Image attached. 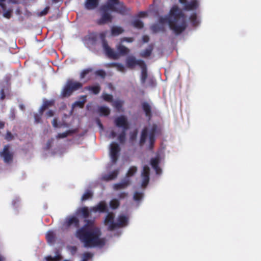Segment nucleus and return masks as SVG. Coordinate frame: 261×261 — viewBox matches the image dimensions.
<instances>
[{
	"mask_svg": "<svg viewBox=\"0 0 261 261\" xmlns=\"http://www.w3.org/2000/svg\"><path fill=\"white\" fill-rule=\"evenodd\" d=\"M119 205L120 202L117 199H113L110 202V206L113 210L117 208Z\"/></svg>",
	"mask_w": 261,
	"mask_h": 261,
	"instance_id": "38",
	"label": "nucleus"
},
{
	"mask_svg": "<svg viewBox=\"0 0 261 261\" xmlns=\"http://www.w3.org/2000/svg\"><path fill=\"white\" fill-rule=\"evenodd\" d=\"M132 25L135 28L141 29L144 27L143 22L139 19H136L132 22Z\"/></svg>",
	"mask_w": 261,
	"mask_h": 261,
	"instance_id": "34",
	"label": "nucleus"
},
{
	"mask_svg": "<svg viewBox=\"0 0 261 261\" xmlns=\"http://www.w3.org/2000/svg\"><path fill=\"white\" fill-rule=\"evenodd\" d=\"M159 21L162 23H167L176 35L180 34L187 27L185 15L176 6L172 7L168 16L160 18Z\"/></svg>",
	"mask_w": 261,
	"mask_h": 261,
	"instance_id": "1",
	"label": "nucleus"
},
{
	"mask_svg": "<svg viewBox=\"0 0 261 261\" xmlns=\"http://www.w3.org/2000/svg\"><path fill=\"white\" fill-rule=\"evenodd\" d=\"M43 113L40 112V110L39 111V113H36L34 114V119L35 122L36 123H40L41 122L42 115Z\"/></svg>",
	"mask_w": 261,
	"mask_h": 261,
	"instance_id": "43",
	"label": "nucleus"
},
{
	"mask_svg": "<svg viewBox=\"0 0 261 261\" xmlns=\"http://www.w3.org/2000/svg\"><path fill=\"white\" fill-rule=\"evenodd\" d=\"M9 145L4 146L3 149L0 152V156L3 159L4 162L6 164H10L13 161V153L11 152Z\"/></svg>",
	"mask_w": 261,
	"mask_h": 261,
	"instance_id": "6",
	"label": "nucleus"
},
{
	"mask_svg": "<svg viewBox=\"0 0 261 261\" xmlns=\"http://www.w3.org/2000/svg\"><path fill=\"white\" fill-rule=\"evenodd\" d=\"M98 112L100 115L108 116L110 113V110L109 108L105 106L100 107L98 108Z\"/></svg>",
	"mask_w": 261,
	"mask_h": 261,
	"instance_id": "33",
	"label": "nucleus"
},
{
	"mask_svg": "<svg viewBox=\"0 0 261 261\" xmlns=\"http://www.w3.org/2000/svg\"><path fill=\"white\" fill-rule=\"evenodd\" d=\"M83 87V84L72 80H68L62 90L61 95L63 97L70 96L72 93Z\"/></svg>",
	"mask_w": 261,
	"mask_h": 261,
	"instance_id": "4",
	"label": "nucleus"
},
{
	"mask_svg": "<svg viewBox=\"0 0 261 261\" xmlns=\"http://www.w3.org/2000/svg\"><path fill=\"white\" fill-rule=\"evenodd\" d=\"M49 8H50L48 6L46 7L42 11L39 13V16H42L46 15L48 13Z\"/></svg>",
	"mask_w": 261,
	"mask_h": 261,
	"instance_id": "52",
	"label": "nucleus"
},
{
	"mask_svg": "<svg viewBox=\"0 0 261 261\" xmlns=\"http://www.w3.org/2000/svg\"><path fill=\"white\" fill-rule=\"evenodd\" d=\"M0 93H1V100H3L5 99V91H4V89H1V91H0Z\"/></svg>",
	"mask_w": 261,
	"mask_h": 261,
	"instance_id": "60",
	"label": "nucleus"
},
{
	"mask_svg": "<svg viewBox=\"0 0 261 261\" xmlns=\"http://www.w3.org/2000/svg\"><path fill=\"white\" fill-rule=\"evenodd\" d=\"M137 171V168L136 167H135V166L130 167L126 173V178L133 176L136 173Z\"/></svg>",
	"mask_w": 261,
	"mask_h": 261,
	"instance_id": "39",
	"label": "nucleus"
},
{
	"mask_svg": "<svg viewBox=\"0 0 261 261\" xmlns=\"http://www.w3.org/2000/svg\"><path fill=\"white\" fill-rule=\"evenodd\" d=\"M46 115L47 117H51L54 115V112L52 110H49L46 113Z\"/></svg>",
	"mask_w": 261,
	"mask_h": 261,
	"instance_id": "59",
	"label": "nucleus"
},
{
	"mask_svg": "<svg viewBox=\"0 0 261 261\" xmlns=\"http://www.w3.org/2000/svg\"><path fill=\"white\" fill-rule=\"evenodd\" d=\"M123 32L124 30L120 27L113 26L111 28V34L113 36H118Z\"/></svg>",
	"mask_w": 261,
	"mask_h": 261,
	"instance_id": "31",
	"label": "nucleus"
},
{
	"mask_svg": "<svg viewBox=\"0 0 261 261\" xmlns=\"http://www.w3.org/2000/svg\"><path fill=\"white\" fill-rule=\"evenodd\" d=\"M128 223V218L124 215H119L117 218V222L115 224H112L111 228L116 229L124 227L127 225Z\"/></svg>",
	"mask_w": 261,
	"mask_h": 261,
	"instance_id": "9",
	"label": "nucleus"
},
{
	"mask_svg": "<svg viewBox=\"0 0 261 261\" xmlns=\"http://www.w3.org/2000/svg\"><path fill=\"white\" fill-rule=\"evenodd\" d=\"M115 125L119 128H122V130L118 136L119 142L123 144L125 142L126 132L129 128V123L125 116L121 115L117 117L114 120Z\"/></svg>",
	"mask_w": 261,
	"mask_h": 261,
	"instance_id": "3",
	"label": "nucleus"
},
{
	"mask_svg": "<svg viewBox=\"0 0 261 261\" xmlns=\"http://www.w3.org/2000/svg\"><path fill=\"white\" fill-rule=\"evenodd\" d=\"M52 124L54 127H57L58 126V122L56 118H54L52 121Z\"/></svg>",
	"mask_w": 261,
	"mask_h": 261,
	"instance_id": "62",
	"label": "nucleus"
},
{
	"mask_svg": "<svg viewBox=\"0 0 261 261\" xmlns=\"http://www.w3.org/2000/svg\"><path fill=\"white\" fill-rule=\"evenodd\" d=\"M5 122L0 120V129H2L5 127Z\"/></svg>",
	"mask_w": 261,
	"mask_h": 261,
	"instance_id": "64",
	"label": "nucleus"
},
{
	"mask_svg": "<svg viewBox=\"0 0 261 261\" xmlns=\"http://www.w3.org/2000/svg\"><path fill=\"white\" fill-rule=\"evenodd\" d=\"M160 163V158L159 155L155 158H151L150 160V165L155 171L156 174L158 175L161 174L162 173V169L159 166Z\"/></svg>",
	"mask_w": 261,
	"mask_h": 261,
	"instance_id": "15",
	"label": "nucleus"
},
{
	"mask_svg": "<svg viewBox=\"0 0 261 261\" xmlns=\"http://www.w3.org/2000/svg\"><path fill=\"white\" fill-rule=\"evenodd\" d=\"M55 103V100H44L43 105L40 107L39 110L40 112L43 113L44 111L47 109L48 108L54 106Z\"/></svg>",
	"mask_w": 261,
	"mask_h": 261,
	"instance_id": "22",
	"label": "nucleus"
},
{
	"mask_svg": "<svg viewBox=\"0 0 261 261\" xmlns=\"http://www.w3.org/2000/svg\"><path fill=\"white\" fill-rule=\"evenodd\" d=\"M86 221L87 224L77 230V237L84 242L85 245H104L103 241L100 239V229L96 227H90L88 226L93 224L92 221L88 220Z\"/></svg>",
	"mask_w": 261,
	"mask_h": 261,
	"instance_id": "2",
	"label": "nucleus"
},
{
	"mask_svg": "<svg viewBox=\"0 0 261 261\" xmlns=\"http://www.w3.org/2000/svg\"><path fill=\"white\" fill-rule=\"evenodd\" d=\"M80 222L78 218L75 216H72L67 218L63 224V228L67 229L70 227L78 228L79 227Z\"/></svg>",
	"mask_w": 261,
	"mask_h": 261,
	"instance_id": "8",
	"label": "nucleus"
},
{
	"mask_svg": "<svg viewBox=\"0 0 261 261\" xmlns=\"http://www.w3.org/2000/svg\"><path fill=\"white\" fill-rule=\"evenodd\" d=\"M86 96H83V100L82 101H76L75 102V105L81 108H83L84 104L86 101Z\"/></svg>",
	"mask_w": 261,
	"mask_h": 261,
	"instance_id": "50",
	"label": "nucleus"
},
{
	"mask_svg": "<svg viewBox=\"0 0 261 261\" xmlns=\"http://www.w3.org/2000/svg\"><path fill=\"white\" fill-rule=\"evenodd\" d=\"M127 193L123 192H121L120 194H119L118 197L119 199H121L125 198V197H127Z\"/></svg>",
	"mask_w": 261,
	"mask_h": 261,
	"instance_id": "56",
	"label": "nucleus"
},
{
	"mask_svg": "<svg viewBox=\"0 0 261 261\" xmlns=\"http://www.w3.org/2000/svg\"><path fill=\"white\" fill-rule=\"evenodd\" d=\"M61 259L62 256L58 251L56 252V255L54 257L50 255L46 257L47 261H59Z\"/></svg>",
	"mask_w": 261,
	"mask_h": 261,
	"instance_id": "35",
	"label": "nucleus"
},
{
	"mask_svg": "<svg viewBox=\"0 0 261 261\" xmlns=\"http://www.w3.org/2000/svg\"><path fill=\"white\" fill-rule=\"evenodd\" d=\"M68 250L70 252L71 255H74L77 250L76 246H67Z\"/></svg>",
	"mask_w": 261,
	"mask_h": 261,
	"instance_id": "47",
	"label": "nucleus"
},
{
	"mask_svg": "<svg viewBox=\"0 0 261 261\" xmlns=\"http://www.w3.org/2000/svg\"><path fill=\"white\" fill-rule=\"evenodd\" d=\"M198 7V4L196 0H192L190 2H187L184 5V9L186 11L196 10Z\"/></svg>",
	"mask_w": 261,
	"mask_h": 261,
	"instance_id": "20",
	"label": "nucleus"
},
{
	"mask_svg": "<svg viewBox=\"0 0 261 261\" xmlns=\"http://www.w3.org/2000/svg\"><path fill=\"white\" fill-rule=\"evenodd\" d=\"M14 138V137L13 135L11 133V132L8 130L6 133L5 136V139L8 141H10L13 140Z\"/></svg>",
	"mask_w": 261,
	"mask_h": 261,
	"instance_id": "46",
	"label": "nucleus"
},
{
	"mask_svg": "<svg viewBox=\"0 0 261 261\" xmlns=\"http://www.w3.org/2000/svg\"><path fill=\"white\" fill-rule=\"evenodd\" d=\"M103 99L108 102H111L113 100V96L107 93H103L102 95Z\"/></svg>",
	"mask_w": 261,
	"mask_h": 261,
	"instance_id": "44",
	"label": "nucleus"
},
{
	"mask_svg": "<svg viewBox=\"0 0 261 261\" xmlns=\"http://www.w3.org/2000/svg\"><path fill=\"white\" fill-rule=\"evenodd\" d=\"M72 133H73L72 130H69L66 131V132L58 134L57 135V136H56V138L57 139L64 138H66V137H67L69 135H70Z\"/></svg>",
	"mask_w": 261,
	"mask_h": 261,
	"instance_id": "40",
	"label": "nucleus"
},
{
	"mask_svg": "<svg viewBox=\"0 0 261 261\" xmlns=\"http://www.w3.org/2000/svg\"><path fill=\"white\" fill-rule=\"evenodd\" d=\"M4 16L7 18H10L11 16V11L8 10L4 13Z\"/></svg>",
	"mask_w": 261,
	"mask_h": 261,
	"instance_id": "57",
	"label": "nucleus"
},
{
	"mask_svg": "<svg viewBox=\"0 0 261 261\" xmlns=\"http://www.w3.org/2000/svg\"><path fill=\"white\" fill-rule=\"evenodd\" d=\"M92 69L91 68H88V69H85L84 70H83L82 71V72L81 73V74H80V78L81 79H84L85 76L88 74L89 72H91L92 71Z\"/></svg>",
	"mask_w": 261,
	"mask_h": 261,
	"instance_id": "49",
	"label": "nucleus"
},
{
	"mask_svg": "<svg viewBox=\"0 0 261 261\" xmlns=\"http://www.w3.org/2000/svg\"><path fill=\"white\" fill-rule=\"evenodd\" d=\"M46 239L48 244H53L55 242L56 234L53 230H49L46 234Z\"/></svg>",
	"mask_w": 261,
	"mask_h": 261,
	"instance_id": "23",
	"label": "nucleus"
},
{
	"mask_svg": "<svg viewBox=\"0 0 261 261\" xmlns=\"http://www.w3.org/2000/svg\"><path fill=\"white\" fill-rule=\"evenodd\" d=\"M95 74L96 76H100L102 78H105L106 75L105 71L101 69L96 71L95 72Z\"/></svg>",
	"mask_w": 261,
	"mask_h": 261,
	"instance_id": "48",
	"label": "nucleus"
},
{
	"mask_svg": "<svg viewBox=\"0 0 261 261\" xmlns=\"http://www.w3.org/2000/svg\"><path fill=\"white\" fill-rule=\"evenodd\" d=\"M123 104V102L121 100H116L114 101L113 103V106L115 107L117 110H120L122 107Z\"/></svg>",
	"mask_w": 261,
	"mask_h": 261,
	"instance_id": "41",
	"label": "nucleus"
},
{
	"mask_svg": "<svg viewBox=\"0 0 261 261\" xmlns=\"http://www.w3.org/2000/svg\"><path fill=\"white\" fill-rule=\"evenodd\" d=\"M99 36L102 41L103 48L106 55L110 58L113 59H118L119 57V54L115 51L109 46L108 42L106 40V32H102L100 33Z\"/></svg>",
	"mask_w": 261,
	"mask_h": 261,
	"instance_id": "5",
	"label": "nucleus"
},
{
	"mask_svg": "<svg viewBox=\"0 0 261 261\" xmlns=\"http://www.w3.org/2000/svg\"><path fill=\"white\" fill-rule=\"evenodd\" d=\"M97 39V35L95 34V33H91V34H90L89 35V40L93 41V42H95L96 41Z\"/></svg>",
	"mask_w": 261,
	"mask_h": 261,
	"instance_id": "55",
	"label": "nucleus"
},
{
	"mask_svg": "<svg viewBox=\"0 0 261 261\" xmlns=\"http://www.w3.org/2000/svg\"><path fill=\"white\" fill-rule=\"evenodd\" d=\"M189 20L193 27H196L200 23V21L198 19L197 15L196 13H193L189 17Z\"/></svg>",
	"mask_w": 261,
	"mask_h": 261,
	"instance_id": "29",
	"label": "nucleus"
},
{
	"mask_svg": "<svg viewBox=\"0 0 261 261\" xmlns=\"http://www.w3.org/2000/svg\"><path fill=\"white\" fill-rule=\"evenodd\" d=\"M142 197H143V193H140V192H136L134 193V199L135 201H139L140 200H141Z\"/></svg>",
	"mask_w": 261,
	"mask_h": 261,
	"instance_id": "45",
	"label": "nucleus"
},
{
	"mask_svg": "<svg viewBox=\"0 0 261 261\" xmlns=\"http://www.w3.org/2000/svg\"><path fill=\"white\" fill-rule=\"evenodd\" d=\"M148 136V129L146 127L144 128L142 132L139 141L140 146H142L146 142L147 137Z\"/></svg>",
	"mask_w": 261,
	"mask_h": 261,
	"instance_id": "25",
	"label": "nucleus"
},
{
	"mask_svg": "<svg viewBox=\"0 0 261 261\" xmlns=\"http://www.w3.org/2000/svg\"><path fill=\"white\" fill-rule=\"evenodd\" d=\"M134 38H132V37H123L122 38H121V42H129V43H130V42H132L134 41Z\"/></svg>",
	"mask_w": 261,
	"mask_h": 261,
	"instance_id": "54",
	"label": "nucleus"
},
{
	"mask_svg": "<svg viewBox=\"0 0 261 261\" xmlns=\"http://www.w3.org/2000/svg\"><path fill=\"white\" fill-rule=\"evenodd\" d=\"M90 209L87 206L82 207L78 210L77 213L81 214L83 218L86 219L90 216Z\"/></svg>",
	"mask_w": 261,
	"mask_h": 261,
	"instance_id": "27",
	"label": "nucleus"
},
{
	"mask_svg": "<svg viewBox=\"0 0 261 261\" xmlns=\"http://www.w3.org/2000/svg\"><path fill=\"white\" fill-rule=\"evenodd\" d=\"M158 127L156 124H153L149 133V145L148 146L149 149L152 150L153 148L154 143L155 141V135L157 133Z\"/></svg>",
	"mask_w": 261,
	"mask_h": 261,
	"instance_id": "13",
	"label": "nucleus"
},
{
	"mask_svg": "<svg viewBox=\"0 0 261 261\" xmlns=\"http://www.w3.org/2000/svg\"><path fill=\"white\" fill-rule=\"evenodd\" d=\"M149 40V37L147 35H143L142 37V41L144 43H147Z\"/></svg>",
	"mask_w": 261,
	"mask_h": 261,
	"instance_id": "58",
	"label": "nucleus"
},
{
	"mask_svg": "<svg viewBox=\"0 0 261 261\" xmlns=\"http://www.w3.org/2000/svg\"><path fill=\"white\" fill-rule=\"evenodd\" d=\"M96 122H97V123L98 125L99 126V127L101 129H103V126L102 124L101 123L100 120L99 119H97Z\"/></svg>",
	"mask_w": 261,
	"mask_h": 261,
	"instance_id": "63",
	"label": "nucleus"
},
{
	"mask_svg": "<svg viewBox=\"0 0 261 261\" xmlns=\"http://www.w3.org/2000/svg\"><path fill=\"white\" fill-rule=\"evenodd\" d=\"M85 90L91 91L94 94H98L100 91V87L99 85L89 86L85 87Z\"/></svg>",
	"mask_w": 261,
	"mask_h": 261,
	"instance_id": "28",
	"label": "nucleus"
},
{
	"mask_svg": "<svg viewBox=\"0 0 261 261\" xmlns=\"http://www.w3.org/2000/svg\"><path fill=\"white\" fill-rule=\"evenodd\" d=\"M149 175H150V168L147 166H144L143 170L141 172V177L142 178V182L141 186L142 187H146L149 181Z\"/></svg>",
	"mask_w": 261,
	"mask_h": 261,
	"instance_id": "12",
	"label": "nucleus"
},
{
	"mask_svg": "<svg viewBox=\"0 0 261 261\" xmlns=\"http://www.w3.org/2000/svg\"><path fill=\"white\" fill-rule=\"evenodd\" d=\"M145 62L142 60H136L134 56H129L126 58V66L130 69H133L136 65L140 67L143 66Z\"/></svg>",
	"mask_w": 261,
	"mask_h": 261,
	"instance_id": "10",
	"label": "nucleus"
},
{
	"mask_svg": "<svg viewBox=\"0 0 261 261\" xmlns=\"http://www.w3.org/2000/svg\"><path fill=\"white\" fill-rule=\"evenodd\" d=\"M138 132L137 130H134L133 133H131L130 134V140L131 141H134L137 138Z\"/></svg>",
	"mask_w": 261,
	"mask_h": 261,
	"instance_id": "51",
	"label": "nucleus"
},
{
	"mask_svg": "<svg viewBox=\"0 0 261 261\" xmlns=\"http://www.w3.org/2000/svg\"><path fill=\"white\" fill-rule=\"evenodd\" d=\"M130 184V180L128 178H125L121 182L118 184H115L113 186L115 190H119L124 189L128 186Z\"/></svg>",
	"mask_w": 261,
	"mask_h": 261,
	"instance_id": "17",
	"label": "nucleus"
},
{
	"mask_svg": "<svg viewBox=\"0 0 261 261\" xmlns=\"http://www.w3.org/2000/svg\"><path fill=\"white\" fill-rule=\"evenodd\" d=\"M152 50H153V46L151 45H150L149 46L148 48H146L145 50H143L141 53L140 56L143 58H147L151 55Z\"/></svg>",
	"mask_w": 261,
	"mask_h": 261,
	"instance_id": "30",
	"label": "nucleus"
},
{
	"mask_svg": "<svg viewBox=\"0 0 261 261\" xmlns=\"http://www.w3.org/2000/svg\"><path fill=\"white\" fill-rule=\"evenodd\" d=\"M115 4H113V3H108L106 5H103L101 6L100 7V11H105L108 12L109 10H111L112 11H116V8L114 6Z\"/></svg>",
	"mask_w": 261,
	"mask_h": 261,
	"instance_id": "24",
	"label": "nucleus"
},
{
	"mask_svg": "<svg viewBox=\"0 0 261 261\" xmlns=\"http://www.w3.org/2000/svg\"><path fill=\"white\" fill-rule=\"evenodd\" d=\"M151 30L153 32L157 33L160 31H164V28L160 26L158 24H154L152 26Z\"/></svg>",
	"mask_w": 261,
	"mask_h": 261,
	"instance_id": "42",
	"label": "nucleus"
},
{
	"mask_svg": "<svg viewBox=\"0 0 261 261\" xmlns=\"http://www.w3.org/2000/svg\"><path fill=\"white\" fill-rule=\"evenodd\" d=\"M117 48L119 53L121 55H127L129 51L128 48L121 44H119L117 46Z\"/></svg>",
	"mask_w": 261,
	"mask_h": 261,
	"instance_id": "32",
	"label": "nucleus"
},
{
	"mask_svg": "<svg viewBox=\"0 0 261 261\" xmlns=\"http://www.w3.org/2000/svg\"><path fill=\"white\" fill-rule=\"evenodd\" d=\"M93 196L92 192L90 190H87L85 193L83 195L81 200L84 201L87 199L91 198Z\"/></svg>",
	"mask_w": 261,
	"mask_h": 261,
	"instance_id": "37",
	"label": "nucleus"
},
{
	"mask_svg": "<svg viewBox=\"0 0 261 261\" xmlns=\"http://www.w3.org/2000/svg\"><path fill=\"white\" fill-rule=\"evenodd\" d=\"M99 0H86L85 6L87 10H93L98 6Z\"/></svg>",
	"mask_w": 261,
	"mask_h": 261,
	"instance_id": "19",
	"label": "nucleus"
},
{
	"mask_svg": "<svg viewBox=\"0 0 261 261\" xmlns=\"http://www.w3.org/2000/svg\"><path fill=\"white\" fill-rule=\"evenodd\" d=\"M142 108L144 112L145 113V116L149 119H150L152 117L151 113V107L150 104L147 102H143L141 104Z\"/></svg>",
	"mask_w": 261,
	"mask_h": 261,
	"instance_id": "18",
	"label": "nucleus"
},
{
	"mask_svg": "<svg viewBox=\"0 0 261 261\" xmlns=\"http://www.w3.org/2000/svg\"><path fill=\"white\" fill-rule=\"evenodd\" d=\"M116 65V68L118 70L121 72H124L125 71V67L123 64L118 63Z\"/></svg>",
	"mask_w": 261,
	"mask_h": 261,
	"instance_id": "53",
	"label": "nucleus"
},
{
	"mask_svg": "<svg viewBox=\"0 0 261 261\" xmlns=\"http://www.w3.org/2000/svg\"><path fill=\"white\" fill-rule=\"evenodd\" d=\"M140 67L142 69L141 82L142 84H145L146 79L147 77V67L145 63H144V65L141 66Z\"/></svg>",
	"mask_w": 261,
	"mask_h": 261,
	"instance_id": "26",
	"label": "nucleus"
},
{
	"mask_svg": "<svg viewBox=\"0 0 261 261\" xmlns=\"http://www.w3.org/2000/svg\"><path fill=\"white\" fill-rule=\"evenodd\" d=\"M110 146V155L111 161L113 164H115L118 159L119 153L120 151V148L118 144L116 142L112 143Z\"/></svg>",
	"mask_w": 261,
	"mask_h": 261,
	"instance_id": "7",
	"label": "nucleus"
},
{
	"mask_svg": "<svg viewBox=\"0 0 261 261\" xmlns=\"http://www.w3.org/2000/svg\"><path fill=\"white\" fill-rule=\"evenodd\" d=\"M102 12L101 17L96 21L98 25H103L112 21L113 17L108 12L101 11Z\"/></svg>",
	"mask_w": 261,
	"mask_h": 261,
	"instance_id": "14",
	"label": "nucleus"
},
{
	"mask_svg": "<svg viewBox=\"0 0 261 261\" xmlns=\"http://www.w3.org/2000/svg\"><path fill=\"white\" fill-rule=\"evenodd\" d=\"M119 172V169L115 170L112 172H110L109 174L105 175L102 178L105 180L106 181H109L114 179L117 177Z\"/></svg>",
	"mask_w": 261,
	"mask_h": 261,
	"instance_id": "21",
	"label": "nucleus"
},
{
	"mask_svg": "<svg viewBox=\"0 0 261 261\" xmlns=\"http://www.w3.org/2000/svg\"><path fill=\"white\" fill-rule=\"evenodd\" d=\"M91 212H99L100 213H107L109 211L106 202L104 201H100L96 205L90 208Z\"/></svg>",
	"mask_w": 261,
	"mask_h": 261,
	"instance_id": "11",
	"label": "nucleus"
},
{
	"mask_svg": "<svg viewBox=\"0 0 261 261\" xmlns=\"http://www.w3.org/2000/svg\"><path fill=\"white\" fill-rule=\"evenodd\" d=\"M114 217L115 215L112 212H109L105 217L104 224L105 225L108 226V229L110 230H114V229L111 228V225L112 224L115 223L114 222Z\"/></svg>",
	"mask_w": 261,
	"mask_h": 261,
	"instance_id": "16",
	"label": "nucleus"
},
{
	"mask_svg": "<svg viewBox=\"0 0 261 261\" xmlns=\"http://www.w3.org/2000/svg\"><path fill=\"white\" fill-rule=\"evenodd\" d=\"M93 253L91 252H85L83 254L82 258V261H88L92 259L93 257Z\"/></svg>",
	"mask_w": 261,
	"mask_h": 261,
	"instance_id": "36",
	"label": "nucleus"
},
{
	"mask_svg": "<svg viewBox=\"0 0 261 261\" xmlns=\"http://www.w3.org/2000/svg\"><path fill=\"white\" fill-rule=\"evenodd\" d=\"M146 15H147L146 13L145 12H143V11L140 12L138 14V16L139 17H145Z\"/></svg>",
	"mask_w": 261,
	"mask_h": 261,
	"instance_id": "61",
	"label": "nucleus"
}]
</instances>
